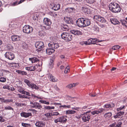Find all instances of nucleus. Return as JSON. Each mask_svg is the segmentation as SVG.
Instances as JSON below:
<instances>
[{
    "instance_id": "obj_1",
    "label": "nucleus",
    "mask_w": 127,
    "mask_h": 127,
    "mask_svg": "<svg viewBox=\"0 0 127 127\" xmlns=\"http://www.w3.org/2000/svg\"><path fill=\"white\" fill-rule=\"evenodd\" d=\"M109 8L110 11L115 13H118L120 12L121 10L120 5L114 2H111L109 5Z\"/></svg>"
},
{
    "instance_id": "obj_2",
    "label": "nucleus",
    "mask_w": 127,
    "mask_h": 127,
    "mask_svg": "<svg viewBox=\"0 0 127 127\" xmlns=\"http://www.w3.org/2000/svg\"><path fill=\"white\" fill-rule=\"evenodd\" d=\"M43 23L44 24L48 27H47L43 25H41L42 28H44L46 30H49L51 28L50 26L51 24V22L50 20L47 18H45L43 20Z\"/></svg>"
},
{
    "instance_id": "obj_3",
    "label": "nucleus",
    "mask_w": 127,
    "mask_h": 127,
    "mask_svg": "<svg viewBox=\"0 0 127 127\" xmlns=\"http://www.w3.org/2000/svg\"><path fill=\"white\" fill-rule=\"evenodd\" d=\"M91 114L88 112L84 113L81 115L82 121L84 122L88 121L90 119Z\"/></svg>"
},
{
    "instance_id": "obj_4",
    "label": "nucleus",
    "mask_w": 127,
    "mask_h": 127,
    "mask_svg": "<svg viewBox=\"0 0 127 127\" xmlns=\"http://www.w3.org/2000/svg\"><path fill=\"white\" fill-rule=\"evenodd\" d=\"M67 121V119L65 116H63L59 117L54 120V122L56 123L60 122L62 123H65Z\"/></svg>"
},
{
    "instance_id": "obj_5",
    "label": "nucleus",
    "mask_w": 127,
    "mask_h": 127,
    "mask_svg": "<svg viewBox=\"0 0 127 127\" xmlns=\"http://www.w3.org/2000/svg\"><path fill=\"white\" fill-rule=\"evenodd\" d=\"M30 104L32 105L31 106V108L40 109L42 107L41 105L38 103L33 101H30Z\"/></svg>"
},
{
    "instance_id": "obj_6",
    "label": "nucleus",
    "mask_w": 127,
    "mask_h": 127,
    "mask_svg": "<svg viewBox=\"0 0 127 127\" xmlns=\"http://www.w3.org/2000/svg\"><path fill=\"white\" fill-rule=\"evenodd\" d=\"M33 31L32 28L28 25H26L23 28V31L24 32L29 33L32 32Z\"/></svg>"
},
{
    "instance_id": "obj_7",
    "label": "nucleus",
    "mask_w": 127,
    "mask_h": 127,
    "mask_svg": "<svg viewBox=\"0 0 127 127\" xmlns=\"http://www.w3.org/2000/svg\"><path fill=\"white\" fill-rule=\"evenodd\" d=\"M4 55L6 58L10 60L13 59L15 58V56L14 54L10 52H6Z\"/></svg>"
},
{
    "instance_id": "obj_8",
    "label": "nucleus",
    "mask_w": 127,
    "mask_h": 127,
    "mask_svg": "<svg viewBox=\"0 0 127 127\" xmlns=\"http://www.w3.org/2000/svg\"><path fill=\"white\" fill-rule=\"evenodd\" d=\"M94 19L95 21H97L102 23L106 22V20L104 18L100 16H94Z\"/></svg>"
},
{
    "instance_id": "obj_9",
    "label": "nucleus",
    "mask_w": 127,
    "mask_h": 127,
    "mask_svg": "<svg viewBox=\"0 0 127 127\" xmlns=\"http://www.w3.org/2000/svg\"><path fill=\"white\" fill-rule=\"evenodd\" d=\"M84 18H82L78 19L76 21L77 26L80 27H84Z\"/></svg>"
},
{
    "instance_id": "obj_10",
    "label": "nucleus",
    "mask_w": 127,
    "mask_h": 127,
    "mask_svg": "<svg viewBox=\"0 0 127 127\" xmlns=\"http://www.w3.org/2000/svg\"><path fill=\"white\" fill-rule=\"evenodd\" d=\"M115 106L114 104L111 103V104H106L104 105V111H109V110H112V108L113 107Z\"/></svg>"
},
{
    "instance_id": "obj_11",
    "label": "nucleus",
    "mask_w": 127,
    "mask_h": 127,
    "mask_svg": "<svg viewBox=\"0 0 127 127\" xmlns=\"http://www.w3.org/2000/svg\"><path fill=\"white\" fill-rule=\"evenodd\" d=\"M48 45L50 48L53 49H57L59 46L58 43L55 42H50L48 43Z\"/></svg>"
},
{
    "instance_id": "obj_12",
    "label": "nucleus",
    "mask_w": 127,
    "mask_h": 127,
    "mask_svg": "<svg viewBox=\"0 0 127 127\" xmlns=\"http://www.w3.org/2000/svg\"><path fill=\"white\" fill-rule=\"evenodd\" d=\"M35 47L38 49L42 48L44 47L43 43L41 41L36 42L35 43Z\"/></svg>"
},
{
    "instance_id": "obj_13",
    "label": "nucleus",
    "mask_w": 127,
    "mask_h": 127,
    "mask_svg": "<svg viewBox=\"0 0 127 127\" xmlns=\"http://www.w3.org/2000/svg\"><path fill=\"white\" fill-rule=\"evenodd\" d=\"M20 115L21 117L27 118L30 116H32V115L31 113H27L24 112H23L20 113Z\"/></svg>"
},
{
    "instance_id": "obj_14",
    "label": "nucleus",
    "mask_w": 127,
    "mask_h": 127,
    "mask_svg": "<svg viewBox=\"0 0 127 127\" xmlns=\"http://www.w3.org/2000/svg\"><path fill=\"white\" fill-rule=\"evenodd\" d=\"M72 33L76 35H79L82 34V32L80 31L75 30H72L70 31Z\"/></svg>"
},
{
    "instance_id": "obj_15",
    "label": "nucleus",
    "mask_w": 127,
    "mask_h": 127,
    "mask_svg": "<svg viewBox=\"0 0 127 127\" xmlns=\"http://www.w3.org/2000/svg\"><path fill=\"white\" fill-rule=\"evenodd\" d=\"M35 125L36 127H43L45 126V123L42 121H37L35 124Z\"/></svg>"
},
{
    "instance_id": "obj_16",
    "label": "nucleus",
    "mask_w": 127,
    "mask_h": 127,
    "mask_svg": "<svg viewBox=\"0 0 127 127\" xmlns=\"http://www.w3.org/2000/svg\"><path fill=\"white\" fill-rule=\"evenodd\" d=\"M103 112H104L103 109L101 108L92 111L91 112V113L93 115H94L95 114H98Z\"/></svg>"
},
{
    "instance_id": "obj_17",
    "label": "nucleus",
    "mask_w": 127,
    "mask_h": 127,
    "mask_svg": "<svg viewBox=\"0 0 127 127\" xmlns=\"http://www.w3.org/2000/svg\"><path fill=\"white\" fill-rule=\"evenodd\" d=\"M84 27L88 26L90 25L91 21L90 20L85 18H83Z\"/></svg>"
},
{
    "instance_id": "obj_18",
    "label": "nucleus",
    "mask_w": 127,
    "mask_h": 127,
    "mask_svg": "<svg viewBox=\"0 0 127 127\" xmlns=\"http://www.w3.org/2000/svg\"><path fill=\"white\" fill-rule=\"evenodd\" d=\"M124 113L125 112L124 111H119L117 113L116 115L114 116V118L115 119L118 118H120L123 115Z\"/></svg>"
},
{
    "instance_id": "obj_19",
    "label": "nucleus",
    "mask_w": 127,
    "mask_h": 127,
    "mask_svg": "<svg viewBox=\"0 0 127 127\" xmlns=\"http://www.w3.org/2000/svg\"><path fill=\"white\" fill-rule=\"evenodd\" d=\"M9 26L11 28L13 29L16 28L17 27L16 24L14 21L11 22L9 24Z\"/></svg>"
},
{
    "instance_id": "obj_20",
    "label": "nucleus",
    "mask_w": 127,
    "mask_h": 127,
    "mask_svg": "<svg viewBox=\"0 0 127 127\" xmlns=\"http://www.w3.org/2000/svg\"><path fill=\"white\" fill-rule=\"evenodd\" d=\"M11 39L13 41H16L20 40V37L18 35H13L11 37Z\"/></svg>"
},
{
    "instance_id": "obj_21",
    "label": "nucleus",
    "mask_w": 127,
    "mask_h": 127,
    "mask_svg": "<svg viewBox=\"0 0 127 127\" xmlns=\"http://www.w3.org/2000/svg\"><path fill=\"white\" fill-rule=\"evenodd\" d=\"M55 51V50L52 49L51 48L49 49H47L46 50V52L47 54L48 55H50L51 54L53 53Z\"/></svg>"
},
{
    "instance_id": "obj_22",
    "label": "nucleus",
    "mask_w": 127,
    "mask_h": 127,
    "mask_svg": "<svg viewBox=\"0 0 127 127\" xmlns=\"http://www.w3.org/2000/svg\"><path fill=\"white\" fill-rule=\"evenodd\" d=\"M110 21L111 23L114 25L119 24L120 23V22L116 19H111Z\"/></svg>"
},
{
    "instance_id": "obj_23",
    "label": "nucleus",
    "mask_w": 127,
    "mask_h": 127,
    "mask_svg": "<svg viewBox=\"0 0 127 127\" xmlns=\"http://www.w3.org/2000/svg\"><path fill=\"white\" fill-rule=\"evenodd\" d=\"M29 60L32 63L37 62L39 61L38 59L37 58L35 57L29 58Z\"/></svg>"
},
{
    "instance_id": "obj_24",
    "label": "nucleus",
    "mask_w": 127,
    "mask_h": 127,
    "mask_svg": "<svg viewBox=\"0 0 127 127\" xmlns=\"http://www.w3.org/2000/svg\"><path fill=\"white\" fill-rule=\"evenodd\" d=\"M29 87L31 88L32 89H35L37 90H38L39 88V87L36 86L35 84L32 83Z\"/></svg>"
},
{
    "instance_id": "obj_25",
    "label": "nucleus",
    "mask_w": 127,
    "mask_h": 127,
    "mask_svg": "<svg viewBox=\"0 0 127 127\" xmlns=\"http://www.w3.org/2000/svg\"><path fill=\"white\" fill-rule=\"evenodd\" d=\"M60 5L59 4H54L52 8L54 10H57L60 9Z\"/></svg>"
},
{
    "instance_id": "obj_26",
    "label": "nucleus",
    "mask_w": 127,
    "mask_h": 127,
    "mask_svg": "<svg viewBox=\"0 0 127 127\" xmlns=\"http://www.w3.org/2000/svg\"><path fill=\"white\" fill-rule=\"evenodd\" d=\"M64 20L65 22L67 23L70 24L72 23V20L69 17H64Z\"/></svg>"
},
{
    "instance_id": "obj_27",
    "label": "nucleus",
    "mask_w": 127,
    "mask_h": 127,
    "mask_svg": "<svg viewBox=\"0 0 127 127\" xmlns=\"http://www.w3.org/2000/svg\"><path fill=\"white\" fill-rule=\"evenodd\" d=\"M72 35L70 33H68L67 36V38L65 39V40L68 41H70L72 40Z\"/></svg>"
},
{
    "instance_id": "obj_28",
    "label": "nucleus",
    "mask_w": 127,
    "mask_h": 127,
    "mask_svg": "<svg viewBox=\"0 0 127 127\" xmlns=\"http://www.w3.org/2000/svg\"><path fill=\"white\" fill-rule=\"evenodd\" d=\"M36 69V68L35 66H32L30 67H26V70L30 71H34Z\"/></svg>"
},
{
    "instance_id": "obj_29",
    "label": "nucleus",
    "mask_w": 127,
    "mask_h": 127,
    "mask_svg": "<svg viewBox=\"0 0 127 127\" xmlns=\"http://www.w3.org/2000/svg\"><path fill=\"white\" fill-rule=\"evenodd\" d=\"M76 112V111L73 110H68L65 111V113L66 115L74 114Z\"/></svg>"
},
{
    "instance_id": "obj_30",
    "label": "nucleus",
    "mask_w": 127,
    "mask_h": 127,
    "mask_svg": "<svg viewBox=\"0 0 127 127\" xmlns=\"http://www.w3.org/2000/svg\"><path fill=\"white\" fill-rule=\"evenodd\" d=\"M50 81L53 82H57L58 80L57 78L51 75H50Z\"/></svg>"
},
{
    "instance_id": "obj_31",
    "label": "nucleus",
    "mask_w": 127,
    "mask_h": 127,
    "mask_svg": "<svg viewBox=\"0 0 127 127\" xmlns=\"http://www.w3.org/2000/svg\"><path fill=\"white\" fill-rule=\"evenodd\" d=\"M68 33L67 32H63L61 35V37L62 38L65 40V39L67 38V36Z\"/></svg>"
},
{
    "instance_id": "obj_32",
    "label": "nucleus",
    "mask_w": 127,
    "mask_h": 127,
    "mask_svg": "<svg viewBox=\"0 0 127 127\" xmlns=\"http://www.w3.org/2000/svg\"><path fill=\"white\" fill-rule=\"evenodd\" d=\"M21 44L22 47L25 49H26L28 47V45L25 42L22 41L21 43Z\"/></svg>"
},
{
    "instance_id": "obj_33",
    "label": "nucleus",
    "mask_w": 127,
    "mask_h": 127,
    "mask_svg": "<svg viewBox=\"0 0 127 127\" xmlns=\"http://www.w3.org/2000/svg\"><path fill=\"white\" fill-rule=\"evenodd\" d=\"M74 10V8L73 7H68L65 9V11L66 12L70 13Z\"/></svg>"
},
{
    "instance_id": "obj_34",
    "label": "nucleus",
    "mask_w": 127,
    "mask_h": 127,
    "mask_svg": "<svg viewBox=\"0 0 127 127\" xmlns=\"http://www.w3.org/2000/svg\"><path fill=\"white\" fill-rule=\"evenodd\" d=\"M81 9L83 12L85 13L86 14L89 13V10L87 8L84 7H82Z\"/></svg>"
},
{
    "instance_id": "obj_35",
    "label": "nucleus",
    "mask_w": 127,
    "mask_h": 127,
    "mask_svg": "<svg viewBox=\"0 0 127 127\" xmlns=\"http://www.w3.org/2000/svg\"><path fill=\"white\" fill-rule=\"evenodd\" d=\"M16 72L18 73L23 75H26L27 74L26 72L24 71L17 70H16Z\"/></svg>"
},
{
    "instance_id": "obj_36",
    "label": "nucleus",
    "mask_w": 127,
    "mask_h": 127,
    "mask_svg": "<svg viewBox=\"0 0 127 127\" xmlns=\"http://www.w3.org/2000/svg\"><path fill=\"white\" fill-rule=\"evenodd\" d=\"M89 41H90L91 43H92L93 42H101V41L98 40L96 38H91L90 39H89Z\"/></svg>"
},
{
    "instance_id": "obj_37",
    "label": "nucleus",
    "mask_w": 127,
    "mask_h": 127,
    "mask_svg": "<svg viewBox=\"0 0 127 127\" xmlns=\"http://www.w3.org/2000/svg\"><path fill=\"white\" fill-rule=\"evenodd\" d=\"M77 85V83H73V84H70L67 85L66 87L69 89H71L73 87L76 86Z\"/></svg>"
},
{
    "instance_id": "obj_38",
    "label": "nucleus",
    "mask_w": 127,
    "mask_h": 127,
    "mask_svg": "<svg viewBox=\"0 0 127 127\" xmlns=\"http://www.w3.org/2000/svg\"><path fill=\"white\" fill-rule=\"evenodd\" d=\"M24 81L29 87L31 83V82L30 81L26 79H24Z\"/></svg>"
},
{
    "instance_id": "obj_39",
    "label": "nucleus",
    "mask_w": 127,
    "mask_h": 127,
    "mask_svg": "<svg viewBox=\"0 0 127 127\" xmlns=\"http://www.w3.org/2000/svg\"><path fill=\"white\" fill-rule=\"evenodd\" d=\"M15 105L18 107H22L23 106H25L26 105V104L25 103H19L17 102H15Z\"/></svg>"
},
{
    "instance_id": "obj_40",
    "label": "nucleus",
    "mask_w": 127,
    "mask_h": 127,
    "mask_svg": "<svg viewBox=\"0 0 127 127\" xmlns=\"http://www.w3.org/2000/svg\"><path fill=\"white\" fill-rule=\"evenodd\" d=\"M55 107L54 106H44V109L45 110H50L54 109Z\"/></svg>"
},
{
    "instance_id": "obj_41",
    "label": "nucleus",
    "mask_w": 127,
    "mask_h": 127,
    "mask_svg": "<svg viewBox=\"0 0 127 127\" xmlns=\"http://www.w3.org/2000/svg\"><path fill=\"white\" fill-rule=\"evenodd\" d=\"M121 23L123 26H125L126 28H127V22L125 20H121Z\"/></svg>"
},
{
    "instance_id": "obj_42",
    "label": "nucleus",
    "mask_w": 127,
    "mask_h": 127,
    "mask_svg": "<svg viewBox=\"0 0 127 127\" xmlns=\"http://www.w3.org/2000/svg\"><path fill=\"white\" fill-rule=\"evenodd\" d=\"M112 115V114L111 112H108L104 114V116L106 118H108L111 117V116Z\"/></svg>"
},
{
    "instance_id": "obj_43",
    "label": "nucleus",
    "mask_w": 127,
    "mask_h": 127,
    "mask_svg": "<svg viewBox=\"0 0 127 127\" xmlns=\"http://www.w3.org/2000/svg\"><path fill=\"white\" fill-rule=\"evenodd\" d=\"M44 115L47 118H51L52 116V112L47 113L45 114Z\"/></svg>"
},
{
    "instance_id": "obj_44",
    "label": "nucleus",
    "mask_w": 127,
    "mask_h": 127,
    "mask_svg": "<svg viewBox=\"0 0 127 127\" xmlns=\"http://www.w3.org/2000/svg\"><path fill=\"white\" fill-rule=\"evenodd\" d=\"M125 107L126 106L125 105L122 106L119 108H117L116 110L118 112L121 111V110L124 109Z\"/></svg>"
},
{
    "instance_id": "obj_45",
    "label": "nucleus",
    "mask_w": 127,
    "mask_h": 127,
    "mask_svg": "<svg viewBox=\"0 0 127 127\" xmlns=\"http://www.w3.org/2000/svg\"><path fill=\"white\" fill-rule=\"evenodd\" d=\"M5 121V117L0 114V122H4Z\"/></svg>"
},
{
    "instance_id": "obj_46",
    "label": "nucleus",
    "mask_w": 127,
    "mask_h": 127,
    "mask_svg": "<svg viewBox=\"0 0 127 127\" xmlns=\"http://www.w3.org/2000/svg\"><path fill=\"white\" fill-rule=\"evenodd\" d=\"M25 0H21L19 1H16L13 4L14 5H17L21 3Z\"/></svg>"
},
{
    "instance_id": "obj_47",
    "label": "nucleus",
    "mask_w": 127,
    "mask_h": 127,
    "mask_svg": "<svg viewBox=\"0 0 127 127\" xmlns=\"http://www.w3.org/2000/svg\"><path fill=\"white\" fill-rule=\"evenodd\" d=\"M52 116H58L60 115V114L59 113L56 111L53 112H52Z\"/></svg>"
},
{
    "instance_id": "obj_48",
    "label": "nucleus",
    "mask_w": 127,
    "mask_h": 127,
    "mask_svg": "<svg viewBox=\"0 0 127 127\" xmlns=\"http://www.w3.org/2000/svg\"><path fill=\"white\" fill-rule=\"evenodd\" d=\"M120 47V46L118 45H115L112 47V49L114 50H117Z\"/></svg>"
},
{
    "instance_id": "obj_49",
    "label": "nucleus",
    "mask_w": 127,
    "mask_h": 127,
    "mask_svg": "<svg viewBox=\"0 0 127 127\" xmlns=\"http://www.w3.org/2000/svg\"><path fill=\"white\" fill-rule=\"evenodd\" d=\"M11 64L12 66L17 67L19 66V64L18 63H11Z\"/></svg>"
},
{
    "instance_id": "obj_50",
    "label": "nucleus",
    "mask_w": 127,
    "mask_h": 127,
    "mask_svg": "<svg viewBox=\"0 0 127 127\" xmlns=\"http://www.w3.org/2000/svg\"><path fill=\"white\" fill-rule=\"evenodd\" d=\"M60 108L63 107L64 108H71V105H61L59 106Z\"/></svg>"
},
{
    "instance_id": "obj_51",
    "label": "nucleus",
    "mask_w": 127,
    "mask_h": 127,
    "mask_svg": "<svg viewBox=\"0 0 127 127\" xmlns=\"http://www.w3.org/2000/svg\"><path fill=\"white\" fill-rule=\"evenodd\" d=\"M39 102L41 103L45 104L47 105H48L50 103L49 102H47L46 101H44L41 100H39Z\"/></svg>"
},
{
    "instance_id": "obj_52",
    "label": "nucleus",
    "mask_w": 127,
    "mask_h": 127,
    "mask_svg": "<svg viewBox=\"0 0 127 127\" xmlns=\"http://www.w3.org/2000/svg\"><path fill=\"white\" fill-rule=\"evenodd\" d=\"M122 123L121 122H119L117 124L116 123V125L114 127H121Z\"/></svg>"
},
{
    "instance_id": "obj_53",
    "label": "nucleus",
    "mask_w": 127,
    "mask_h": 127,
    "mask_svg": "<svg viewBox=\"0 0 127 127\" xmlns=\"http://www.w3.org/2000/svg\"><path fill=\"white\" fill-rule=\"evenodd\" d=\"M17 90L18 92L22 94H23L24 91V90H23L22 88H19V87H18Z\"/></svg>"
},
{
    "instance_id": "obj_54",
    "label": "nucleus",
    "mask_w": 127,
    "mask_h": 127,
    "mask_svg": "<svg viewBox=\"0 0 127 127\" xmlns=\"http://www.w3.org/2000/svg\"><path fill=\"white\" fill-rule=\"evenodd\" d=\"M22 126L24 127H30V125L29 124L22 123Z\"/></svg>"
},
{
    "instance_id": "obj_55",
    "label": "nucleus",
    "mask_w": 127,
    "mask_h": 127,
    "mask_svg": "<svg viewBox=\"0 0 127 127\" xmlns=\"http://www.w3.org/2000/svg\"><path fill=\"white\" fill-rule=\"evenodd\" d=\"M45 32L44 31H40L39 32L38 34L39 36H43L44 35Z\"/></svg>"
},
{
    "instance_id": "obj_56",
    "label": "nucleus",
    "mask_w": 127,
    "mask_h": 127,
    "mask_svg": "<svg viewBox=\"0 0 127 127\" xmlns=\"http://www.w3.org/2000/svg\"><path fill=\"white\" fill-rule=\"evenodd\" d=\"M6 78L3 77L0 78V81L1 82H4L6 81Z\"/></svg>"
},
{
    "instance_id": "obj_57",
    "label": "nucleus",
    "mask_w": 127,
    "mask_h": 127,
    "mask_svg": "<svg viewBox=\"0 0 127 127\" xmlns=\"http://www.w3.org/2000/svg\"><path fill=\"white\" fill-rule=\"evenodd\" d=\"M13 100L12 99H7L5 100V103H8L10 102H13Z\"/></svg>"
},
{
    "instance_id": "obj_58",
    "label": "nucleus",
    "mask_w": 127,
    "mask_h": 127,
    "mask_svg": "<svg viewBox=\"0 0 127 127\" xmlns=\"http://www.w3.org/2000/svg\"><path fill=\"white\" fill-rule=\"evenodd\" d=\"M10 87L9 86L6 85L4 86L3 87V88L4 89H6L8 90H9L10 89Z\"/></svg>"
},
{
    "instance_id": "obj_59",
    "label": "nucleus",
    "mask_w": 127,
    "mask_h": 127,
    "mask_svg": "<svg viewBox=\"0 0 127 127\" xmlns=\"http://www.w3.org/2000/svg\"><path fill=\"white\" fill-rule=\"evenodd\" d=\"M84 43L86 45H90L91 43L90 41H89V40L88 41H84Z\"/></svg>"
},
{
    "instance_id": "obj_60",
    "label": "nucleus",
    "mask_w": 127,
    "mask_h": 127,
    "mask_svg": "<svg viewBox=\"0 0 127 127\" xmlns=\"http://www.w3.org/2000/svg\"><path fill=\"white\" fill-rule=\"evenodd\" d=\"M5 109L6 110H13V108H12V107H11V106H10L6 107H5Z\"/></svg>"
},
{
    "instance_id": "obj_61",
    "label": "nucleus",
    "mask_w": 127,
    "mask_h": 127,
    "mask_svg": "<svg viewBox=\"0 0 127 127\" xmlns=\"http://www.w3.org/2000/svg\"><path fill=\"white\" fill-rule=\"evenodd\" d=\"M69 69L68 66H67L66 67L64 71V73H67L68 70Z\"/></svg>"
},
{
    "instance_id": "obj_62",
    "label": "nucleus",
    "mask_w": 127,
    "mask_h": 127,
    "mask_svg": "<svg viewBox=\"0 0 127 127\" xmlns=\"http://www.w3.org/2000/svg\"><path fill=\"white\" fill-rule=\"evenodd\" d=\"M28 111H31L33 113V114H34L35 113H36V112H37V111H36L35 110L33 109H29L28 110Z\"/></svg>"
},
{
    "instance_id": "obj_63",
    "label": "nucleus",
    "mask_w": 127,
    "mask_h": 127,
    "mask_svg": "<svg viewBox=\"0 0 127 127\" xmlns=\"http://www.w3.org/2000/svg\"><path fill=\"white\" fill-rule=\"evenodd\" d=\"M23 94H25V95H28L29 96H30L29 93L28 92H26L24 91Z\"/></svg>"
},
{
    "instance_id": "obj_64",
    "label": "nucleus",
    "mask_w": 127,
    "mask_h": 127,
    "mask_svg": "<svg viewBox=\"0 0 127 127\" xmlns=\"http://www.w3.org/2000/svg\"><path fill=\"white\" fill-rule=\"evenodd\" d=\"M116 125V123H114L110 125L108 127H114Z\"/></svg>"
}]
</instances>
